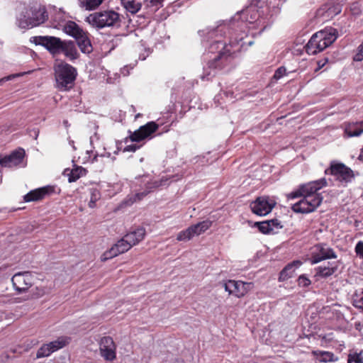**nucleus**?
<instances>
[{"instance_id":"1","label":"nucleus","mask_w":363,"mask_h":363,"mask_svg":"<svg viewBox=\"0 0 363 363\" xmlns=\"http://www.w3.org/2000/svg\"><path fill=\"white\" fill-rule=\"evenodd\" d=\"M327 185L325 179H321L300 186L294 191L289 194V199L302 197V199L293 204L291 209L295 213H308L314 211L322 203L323 197L318 192Z\"/></svg>"},{"instance_id":"2","label":"nucleus","mask_w":363,"mask_h":363,"mask_svg":"<svg viewBox=\"0 0 363 363\" xmlns=\"http://www.w3.org/2000/svg\"><path fill=\"white\" fill-rule=\"evenodd\" d=\"M222 33L223 28L220 27L211 30L208 33L210 38H213L215 37L216 38L211 42L208 47L209 52L215 54L213 57H212L208 63L210 68L216 69L220 67V65L218 63L220 60L227 58L228 57L235 54L237 51L240 50L241 47L243 46L244 43H242L238 48L231 50L236 45H238L240 42L242 41L244 39L243 34H241V36L239 38H235L233 40L231 39L229 44L226 45L225 43L219 39L221 37Z\"/></svg>"},{"instance_id":"3","label":"nucleus","mask_w":363,"mask_h":363,"mask_svg":"<svg viewBox=\"0 0 363 363\" xmlns=\"http://www.w3.org/2000/svg\"><path fill=\"white\" fill-rule=\"evenodd\" d=\"M47 18L45 8L38 2H30L20 6L17 24L19 28L27 29L43 23Z\"/></svg>"},{"instance_id":"4","label":"nucleus","mask_w":363,"mask_h":363,"mask_svg":"<svg viewBox=\"0 0 363 363\" xmlns=\"http://www.w3.org/2000/svg\"><path fill=\"white\" fill-rule=\"evenodd\" d=\"M11 282L18 294H25L24 301L36 298L44 294L43 289L34 287L35 277L30 272L16 273L11 278Z\"/></svg>"},{"instance_id":"5","label":"nucleus","mask_w":363,"mask_h":363,"mask_svg":"<svg viewBox=\"0 0 363 363\" xmlns=\"http://www.w3.org/2000/svg\"><path fill=\"white\" fill-rule=\"evenodd\" d=\"M337 38V29L332 27L325 28L312 35L306 45V50L309 55H315L330 46Z\"/></svg>"},{"instance_id":"6","label":"nucleus","mask_w":363,"mask_h":363,"mask_svg":"<svg viewBox=\"0 0 363 363\" xmlns=\"http://www.w3.org/2000/svg\"><path fill=\"white\" fill-rule=\"evenodd\" d=\"M86 22L94 28H103L105 27H119L121 19L119 13L108 10L89 14L86 18Z\"/></svg>"},{"instance_id":"7","label":"nucleus","mask_w":363,"mask_h":363,"mask_svg":"<svg viewBox=\"0 0 363 363\" xmlns=\"http://www.w3.org/2000/svg\"><path fill=\"white\" fill-rule=\"evenodd\" d=\"M56 86L60 91L71 89L77 76V70L69 64L60 62L55 67Z\"/></svg>"},{"instance_id":"8","label":"nucleus","mask_w":363,"mask_h":363,"mask_svg":"<svg viewBox=\"0 0 363 363\" xmlns=\"http://www.w3.org/2000/svg\"><path fill=\"white\" fill-rule=\"evenodd\" d=\"M326 174H331L342 184H347L354 178L353 171L341 162H332L328 169L325 171Z\"/></svg>"},{"instance_id":"9","label":"nucleus","mask_w":363,"mask_h":363,"mask_svg":"<svg viewBox=\"0 0 363 363\" xmlns=\"http://www.w3.org/2000/svg\"><path fill=\"white\" fill-rule=\"evenodd\" d=\"M212 225V221L205 220L199 222L195 225L189 226L184 230L180 231L177 236L178 241H188L193 238L194 236H199L206 232Z\"/></svg>"},{"instance_id":"10","label":"nucleus","mask_w":363,"mask_h":363,"mask_svg":"<svg viewBox=\"0 0 363 363\" xmlns=\"http://www.w3.org/2000/svg\"><path fill=\"white\" fill-rule=\"evenodd\" d=\"M33 42L45 47L53 55L60 53L63 43L60 38L54 36H35Z\"/></svg>"},{"instance_id":"11","label":"nucleus","mask_w":363,"mask_h":363,"mask_svg":"<svg viewBox=\"0 0 363 363\" xmlns=\"http://www.w3.org/2000/svg\"><path fill=\"white\" fill-rule=\"evenodd\" d=\"M275 205V202L270 200L269 197H258L250 204L252 211L258 216H264L269 213Z\"/></svg>"},{"instance_id":"12","label":"nucleus","mask_w":363,"mask_h":363,"mask_svg":"<svg viewBox=\"0 0 363 363\" xmlns=\"http://www.w3.org/2000/svg\"><path fill=\"white\" fill-rule=\"evenodd\" d=\"M251 286L252 283L242 281L228 280L224 283L225 290L238 298L244 296L251 289Z\"/></svg>"},{"instance_id":"13","label":"nucleus","mask_w":363,"mask_h":363,"mask_svg":"<svg viewBox=\"0 0 363 363\" xmlns=\"http://www.w3.org/2000/svg\"><path fill=\"white\" fill-rule=\"evenodd\" d=\"M132 244L124 236L117 242L109 250L106 251L101 257V260L105 262L119 254L124 253L131 248Z\"/></svg>"},{"instance_id":"14","label":"nucleus","mask_w":363,"mask_h":363,"mask_svg":"<svg viewBox=\"0 0 363 363\" xmlns=\"http://www.w3.org/2000/svg\"><path fill=\"white\" fill-rule=\"evenodd\" d=\"M158 128L159 126L155 122H148L145 125L140 126L137 130L131 133L130 139L133 142H140L149 138Z\"/></svg>"},{"instance_id":"15","label":"nucleus","mask_w":363,"mask_h":363,"mask_svg":"<svg viewBox=\"0 0 363 363\" xmlns=\"http://www.w3.org/2000/svg\"><path fill=\"white\" fill-rule=\"evenodd\" d=\"M336 257V254L332 248L326 245L320 244L315 246V250L312 253L311 262L314 264L324 259Z\"/></svg>"},{"instance_id":"16","label":"nucleus","mask_w":363,"mask_h":363,"mask_svg":"<svg viewBox=\"0 0 363 363\" xmlns=\"http://www.w3.org/2000/svg\"><path fill=\"white\" fill-rule=\"evenodd\" d=\"M101 356L106 360L112 361L116 358V345L111 337H104L100 341Z\"/></svg>"},{"instance_id":"17","label":"nucleus","mask_w":363,"mask_h":363,"mask_svg":"<svg viewBox=\"0 0 363 363\" xmlns=\"http://www.w3.org/2000/svg\"><path fill=\"white\" fill-rule=\"evenodd\" d=\"M24 154L23 149L13 151L9 155L0 158V165L9 168L17 167L22 163Z\"/></svg>"},{"instance_id":"18","label":"nucleus","mask_w":363,"mask_h":363,"mask_svg":"<svg viewBox=\"0 0 363 363\" xmlns=\"http://www.w3.org/2000/svg\"><path fill=\"white\" fill-rule=\"evenodd\" d=\"M242 17L250 23L255 24L253 28L262 26L260 32H262L268 26L264 19L257 18L258 12L255 8H250L242 13Z\"/></svg>"},{"instance_id":"19","label":"nucleus","mask_w":363,"mask_h":363,"mask_svg":"<svg viewBox=\"0 0 363 363\" xmlns=\"http://www.w3.org/2000/svg\"><path fill=\"white\" fill-rule=\"evenodd\" d=\"M54 191V187L46 186L28 192L24 196L26 202L36 201L43 199L46 195Z\"/></svg>"},{"instance_id":"20","label":"nucleus","mask_w":363,"mask_h":363,"mask_svg":"<svg viewBox=\"0 0 363 363\" xmlns=\"http://www.w3.org/2000/svg\"><path fill=\"white\" fill-rule=\"evenodd\" d=\"M337 262H328L327 264L320 265L315 269V277L317 278H328L337 270Z\"/></svg>"},{"instance_id":"21","label":"nucleus","mask_w":363,"mask_h":363,"mask_svg":"<svg viewBox=\"0 0 363 363\" xmlns=\"http://www.w3.org/2000/svg\"><path fill=\"white\" fill-rule=\"evenodd\" d=\"M345 133L347 137H358L363 133V121L348 123L345 125Z\"/></svg>"},{"instance_id":"22","label":"nucleus","mask_w":363,"mask_h":363,"mask_svg":"<svg viewBox=\"0 0 363 363\" xmlns=\"http://www.w3.org/2000/svg\"><path fill=\"white\" fill-rule=\"evenodd\" d=\"M302 264L299 260H295L288 264L280 272L279 279L286 280L291 277L295 272V269L298 268Z\"/></svg>"},{"instance_id":"23","label":"nucleus","mask_w":363,"mask_h":363,"mask_svg":"<svg viewBox=\"0 0 363 363\" xmlns=\"http://www.w3.org/2000/svg\"><path fill=\"white\" fill-rule=\"evenodd\" d=\"M145 235V230L143 228H138L127 233L125 237L132 245H135L143 240Z\"/></svg>"},{"instance_id":"24","label":"nucleus","mask_w":363,"mask_h":363,"mask_svg":"<svg viewBox=\"0 0 363 363\" xmlns=\"http://www.w3.org/2000/svg\"><path fill=\"white\" fill-rule=\"evenodd\" d=\"M63 30L67 35L77 39L81 35H83L85 31L83 30L75 22L68 21L64 26Z\"/></svg>"},{"instance_id":"25","label":"nucleus","mask_w":363,"mask_h":363,"mask_svg":"<svg viewBox=\"0 0 363 363\" xmlns=\"http://www.w3.org/2000/svg\"><path fill=\"white\" fill-rule=\"evenodd\" d=\"M60 53H64L66 57L71 60L76 59L78 55L75 45L71 40L63 41Z\"/></svg>"},{"instance_id":"26","label":"nucleus","mask_w":363,"mask_h":363,"mask_svg":"<svg viewBox=\"0 0 363 363\" xmlns=\"http://www.w3.org/2000/svg\"><path fill=\"white\" fill-rule=\"evenodd\" d=\"M76 40L77 42V45L79 49L82 52L90 53L92 51L91 41L88 38L87 33L86 32H84L83 35H81L79 38H77Z\"/></svg>"},{"instance_id":"27","label":"nucleus","mask_w":363,"mask_h":363,"mask_svg":"<svg viewBox=\"0 0 363 363\" xmlns=\"http://www.w3.org/2000/svg\"><path fill=\"white\" fill-rule=\"evenodd\" d=\"M104 0H78L79 6L86 11H93L99 7Z\"/></svg>"},{"instance_id":"28","label":"nucleus","mask_w":363,"mask_h":363,"mask_svg":"<svg viewBox=\"0 0 363 363\" xmlns=\"http://www.w3.org/2000/svg\"><path fill=\"white\" fill-rule=\"evenodd\" d=\"M70 340L69 337L62 336L59 337L57 340L50 342V347L52 352L57 351L60 349L63 348L69 344Z\"/></svg>"},{"instance_id":"29","label":"nucleus","mask_w":363,"mask_h":363,"mask_svg":"<svg viewBox=\"0 0 363 363\" xmlns=\"http://www.w3.org/2000/svg\"><path fill=\"white\" fill-rule=\"evenodd\" d=\"M124 8L131 13H136L141 8V4L135 0H121Z\"/></svg>"},{"instance_id":"30","label":"nucleus","mask_w":363,"mask_h":363,"mask_svg":"<svg viewBox=\"0 0 363 363\" xmlns=\"http://www.w3.org/2000/svg\"><path fill=\"white\" fill-rule=\"evenodd\" d=\"M86 170L84 168L82 167H77L72 169L70 172L68 174V181L69 182H76L78 179H79L83 175H85Z\"/></svg>"},{"instance_id":"31","label":"nucleus","mask_w":363,"mask_h":363,"mask_svg":"<svg viewBox=\"0 0 363 363\" xmlns=\"http://www.w3.org/2000/svg\"><path fill=\"white\" fill-rule=\"evenodd\" d=\"M52 352L50 342L44 344L38 349L36 353V357L38 359L50 356Z\"/></svg>"},{"instance_id":"32","label":"nucleus","mask_w":363,"mask_h":363,"mask_svg":"<svg viewBox=\"0 0 363 363\" xmlns=\"http://www.w3.org/2000/svg\"><path fill=\"white\" fill-rule=\"evenodd\" d=\"M254 226H257L259 230L264 234H270L273 233V228L271 227L269 223L266 221L255 222Z\"/></svg>"},{"instance_id":"33","label":"nucleus","mask_w":363,"mask_h":363,"mask_svg":"<svg viewBox=\"0 0 363 363\" xmlns=\"http://www.w3.org/2000/svg\"><path fill=\"white\" fill-rule=\"evenodd\" d=\"M354 306L363 311V289L357 291L353 295Z\"/></svg>"},{"instance_id":"34","label":"nucleus","mask_w":363,"mask_h":363,"mask_svg":"<svg viewBox=\"0 0 363 363\" xmlns=\"http://www.w3.org/2000/svg\"><path fill=\"white\" fill-rule=\"evenodd\" d=\"M90 201L89 203V206L91 208L95 207V203L99 201L101 198V194L99 190L96 188L90 189Z\"/></svg>"},{"instance_id":"35","label":"nucleus","mask_w":363,"mask_h":363,"mask_svg":"<svg viewBox=\"0 0 363 363\" xmlns=\"http://www.w3.org/2000/svg\"><path fill=\"white\" fill-rule=\"evenodd\" d=\"M363 352H354L348 355V363H363Z\"/></svg>"},{"instance_id":"36","label":"nucleus","mask_w":363,"mask_h":363,"mask_svg":"<svg viewBox=\"0 0 363 363\" xmlns=\"http://www.w3.org/2000/svg\"><path fill=\"white\" fill-rule=\"evenodd\" d=\"M145 4L153 11H157L162 6V0H144Z\"/></svg>"},{"instance_id":"37","label":"nucleus","mask_w":363,"mask_h":363,"mask_svg":"<svg viewBox=\"0 0 363 363\" xmlns=\"http://www.w3.org/2000/svg\"><path fill=\"white\" fill-rule=\"evenodd\" d=\"M148 192L149 191H143V192H140V193H137L133 197H130L128 202L129 203V204H132L134 202H136L138 201H140L141 199H143L148 194Z\"/></svg>"},{"instance_id":"38","label":"nucleus","mask_w":363,"mask_h":363,"mask_svg":"<svg viewBox=\"0 0 363 363\" xmlns=\"http://www.w3.org/2000/svg\"><path fill=\"white\" fill-rule=\"evenodd\" d=\"M353 60L357 62L363 60V42L357 48V53L354 55Z\"/></svg>"},{"instance_id":"39","label":"nucleus","mask_w":363,"mask_h":363,"mask_svg":"<svg viewBox=\"0 0 363 363\" xmlns=\"http://www.w3.org/2000/svg\"><path fill=\"white\" fill-rule=\"evenodd\" d=\"M354 252L357 257L363 259V241H359L354 247Z\"/></svg>"},{"instance_id":"40","label":"nucleus","mask_w":363,"mask_h":363,"mask_svg":"<svg viewBox=\"0 0 363 363\" xmlns=\"http://www.w3.org/2000/svg\"><path fill=\"white\" fill-rule=\"evenodd\" d=\"M311 280L305 275H301L298 279V284L300 286L306 287L311 284Z\"/></svg>"},{"instance_id":"41","label":"nucleus","mask_w":363,"mask_h":363,"mask_svg":"<svg viewBox=\"0 0 363 363\" xmlns=\"http://www.w3.org/2000/svg\"><path fill=\"white\" fill-rule=\"evenodd\" d=\"M286 68L284 67H280L279 68H278L276 70L274 77L277 79H279L281 77H282L283 76H284L286 74Z\"/></svg>"},{"instance_id":"42","label":"nucleus","mask_w":363,"mask_h":363,"mask_svg":"<svg viewBox=\"0 0 363 363\" xmlns=\"http://www.w3.org/2000/svg\"><path fill=\"white\" fill-rule=\"evenodd\" d=\"M333 354L328 352H325L321 355V361L322 362H329L332 360Z\"/></svg>"},{"instance_id":"43","label":"nucleus","mask_w":363,"mask_h":363,"mask_svg":"<svg viewBox=\"0 0 363 363\" xmlns=\"http://www.w3.org/2000/svg\"><path fill=\"white\" fill-rule=\"evenodd\" d=\"M140 148V146L138 145H127L123 151L124 152H135L138 149Z\"/></svg>"},{"instance_id":"44","label":"nucleus","mask_w":363,"mask_h":363,"mask_svg":"<svg viewBox=\"0 0 363 363\" xmlns=\"http://www.w3.org/2000/svg\"><path fill=\"white\" fill-rule=\"evenodd\" d=\"M268 223H269L271 227L273 228V230H274V228H281L280 226V222L277 219H272L267 220Z\"/></svg>"},{"instance_id":"45","label":"nucleus","mask_w":363,"mask_h":363,"mask_svg":"<svg viewBox=\"0 0 363 363\" xmlns=\"http://www.w3.org/2000/svg\"><path fill=\"white\" fill-rule=\"evenodd\" d=\"M268 223H269L271 227L273 228V230H274V228H281L280 226V222L277 219H272L267 220Z\"/></svg>"},{"instance_id":"46","label":"nucleus","mask_w":363,"mask_h":363,"mask_svg":"<svg viewBox=\"0 0 363 363\" xmlns=\"http://www.w3.org/2000/svg\"><path fill=\"white\" fill-rule=\"evenodd\" d=\"M9 79H11V77H8L7 78H3V79H0V86L2 84V83H3L4 81L9 80Z\"/></svg>"},{"instance_id":"47","label":"nucleus","mask_w":363,"mask_h":363,"mask_svg":"<svg viewBox=\"0 0 363 363\" xmlns=\"http://www.w3.org/2000/svg\"><path fill=\"white\" fill-rule=\"evenodd\" d=\"M318 65H319V67H320L324 66V63H323V64H320V62H319V63H318Z\"/></svg>"},{"instance_id":"48","label":"nucleus","mask_w":363,"mask_h":363,"mask_svg":"<svg viewBox=\"0 0 363 363\" xmlns=\"http://www.w3.org/2000/svg\"><path fill=\"white\" fill-rule=\"evenodd\" d=\"M318 65H319V67H320L324 66V63H323V64H320V62H319V63H318Z\"/></svg>"},{"instance_id":"49","label":"nucleus","mask_w":363,"mask_h":363,"mask_svg":"<svg viewBox=\"0 0 363 363\" xmlns=\"http://www.w3.org/2000/svg\"><path fill=\"white\" fill-rule=\"evenodd\" d=\"M140 116V113H138V114H137V115L135 116V118H139Z\"/></svg>"},{"instance_id":"50","label":"nucleus","mask_w":363,"mask_h":363,"mask_svg":"<svg viewBox=\"0 0 363 363\" xmlns=\"http://www.w3.org/2000/svg\"><path fill=\"white\" fill-rule=\"evenodd\" d=\"M2 271H3V269L0 268V274H1Z\"/></svg>"},{"instance_id":"51","label":"nucleus","mask_w":363,"mask_h":363,"mask_svg":"<svg viewBox=\"0 0 363 363\" xmlns=\"http://www.w3.org/2000/svg\"><path fill=\"white\" fill-rule=\"evenodd\" d=\"M39 131H37L36 136L38 135Z\"/></svg>"},{"instance_id":"52","label":"nucleus","mask_w":363,"mask_h":363,"mask_svg":"<svg viewBox=\"0 0 363 363\" xmlns=\"http://www.w3.org/2000/svg\"><path fill=\"white\" fill-rule=\"evenodd\" d=\"M39 131H37L36 136L38 135Z\"/></svg>"},{"instance_id":"53","label":"nucleus","mask_w":363,"mask_h":363,"mask_svg":"<svg viewBox=\"0 0 363 363\" xmlns=\"http://www.w3.org/2000/svg\"><path fill=\"white\" fill-rule=\"evenodd\" d=\"M1 319H2V315L0 316V320H1Z\"/></svg>"}]
</instances>
